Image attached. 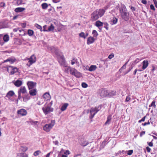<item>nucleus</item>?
<instances>
[{"label":"nucleus","instance_id":"393cba45","mask_svg":"<svg viewBox=\"0 0 157 157\" xmlns=\"http://www.w3.org/2000/svg\"><path fill=\"white\" fill-rule=\"evenodd\" d=\"M43 97L45 99L48 100L50 98L51 96L49 93L46 92L44 94Z\"/></svg>","mask_w":157,"mask_h":157},{"label":"nucleus","instance_id":"8fccbe9b","mask_svg":"<svg viewBox=\"0 0 157 157\" xmlns=\"http://www.w3.org/2000/svg\"><path fill=\"white\" fill-rule=\"evenodd\" d=\"M57 157H68L67 155H63V154L59 153Z\"/></svg>","mask_w":157,"mask_h":157},{"label":"nucleus","instance_id":"dca6fc26","mask_svg":"<svg viewBox=\"0 0 157 157\" xmlns=\"http://www.w3.org/2000/svg\"><path fill=\"white\" fill-rule=\"evenodd\" d=\"M13 4H15L17 6H20L22 4H25V3H23L22 0H13Z\"/></svg>","mask_w":157,"mask_h":157},{"label":"nucleus","instance_id":"338daca9","mask_svg":"<svg viewBox=\"0 0 157 157\" xmlns=\"http://www.w3.org/2000/svg\"><path fill=\"white\" fill-rule=\"evenodd\" d=\"M150 122L149 121H148L147 122H145L144 123V124H142V125L143 126H146V125H148L150 124Z\"/></svg>","mask_w":157,"mask_h":157},{"label":"nucleus","instance_id":"864d4df0","mask_svg":"<svg viewBox=\"0 0 157 157\" xmlns=\"http://www.w3.org/2000/svg\"><path fill=\"white\" fill-rule=\"evenodd\" d=\"M30 122L32 125H36L37 124L38 122L37 121H30Z\"/></svg>","mask_w":157,"mask_h":157},{"label":"nucleus","instance_id":"4468645a","mask_svg":"<svg viewBox=\"0 0 157 157\" xmlns=\"http://www.w3.org/2000/svg\"><path fill=\"white\" fill-rule=\"evenodd\" d=\"M18 93L20 94H26L27 93V91L25 86H21L18 91Z\"/></svg>","mask_w":157,"mask_h":157},{"label":"nucleus","instance_id":"c756f323","mask_svg":"<svg viewBox=\"0 0 157 157\" xmlns=\"http://www.w3.org/2000/svg\"><path fill=\"white\" fill-rule=\"evenodd\" d=\"M68 105V104L67 103H64L62 107H61L60 109L62 111H65L66 109H67V107Z\"/></svg>","mask_w":157,"mask_h":157},{"label":"nucleus","instance_id":"c03bdc74","mask_svg":"<svg viewBox=\"0 0 157 157\" xmlns=\"http://www.w3.org/2000/svg\"><path fill=\"white\" fill-rule=\"evenodd\" d=\"M35 26L38 29L40 30L41 31H42V28L41 26L38 25L37 24H35Z\"/></svg>","mask_w":157,"mask_h":157},{"label":"nucleus","instance_id":"052dcab7","mask_svg":"<svg viewBox=\"0 0 157 157\" xmlns=\"http://www.w3.org/2000/svg\"><path fill=\"white\" fill-rule=\"evenodd\" d=\"M145 117H146V116L144 117L143 118H142L141 120H140L138 122L139 123H140L141 122L144 121L145 120Z\"/></svg>","mask_w":157,"mask_h":157},{"label":"nucleus","instance_id":"7c9ffc66","mask_svg":"<svg viewBox=\"0 0 157 157\" xmlns=\"http://www.w3.org/2000/svg\"><path fill=\"white\" fill-rule=\"evenodd\" d=\"M118 21V19L115 17H113L111 21L110 24L111 25H114L116 24Z\"/></svg>","mask_w":157,"mask_h":157},{"label":"nucleus","instance_id":"ea45409f","mask_svg":"<svg viewBox=\"0 0 157 157\" xmlns=\"http://www.w3.org/2000/svg\"><path fill=\"white\" fill-rule=\"evenodd\" d=\"M42 8L43 9H46L48 7V5L46 3H44L41 4Z\"/></svg>","mask_w":157,"mask_h":157},{"label":"nucleus","instance_id":"680f3d73","mask_svg":"<svg viewBox=\"0 0 157 157\" xmlns=\"http://www.w3.org/2000/svg\"><path fill=\"white\" fill-rule=\"evenodd\" d=\"M150 7L151 9L152 10H153L154 11L155 10V9L154 6L153 5H152V4L150 6Z\"/></svg>","mask_w":157,"mask_h":157},{"label":"nucleus","instance_id":"37998d69","mask_svg":"<svg viewBox=\"0 0 157 157\" xmlns=\"http://www.w3.org/2000/svg\"><path fill=\"white\" fill-rule=\"evenodd\" d=\"M80 37L84 38V39L86 38V36H85V33L83 32H81L79 34Z\"/></svg>","mask_w":157,"mask_h":157},{"label":"nucleus","instance_id":"603ef678","mask_svg":"<svg viewBox=\"0 0 157 157\" xmlns=\"http://www.w3.org/2000/svg\"><path fill=\"white\" fill-rule=\"evenodd\" d=\"M131 99V98L130 97V96L128 95L126 96V98L125 100V102H128Z\"/></svg>","mask_w":157,"mask_h":157},{"label":"nucleus","instance_id":"6e6552de","mask_svg":"<svg viewBox=\"0 0 157 157\" xmlns=\"http://www.w3.org/2000/svg\"><path fill=\"white\" fill-rule=\"evenodd\" d=\"M121 15L122 19L125 21H128L129 18V14L127 13V11L121 13Z\"/></svg>","mask_w":157,"mask_h":157},{"label":"nucleus","instance_id":"1a4fd4ad","mask_svg":"<svg viewBox=\"0 0 157 157\" xmlns=\"http://www.w3.org/2000/svg\"><path fill=\"white\" fill-rule=\"evenodd\" d=\"M79 143L80 145L84 147L86 146L89 144V143L86 140L82 138L80 139Z\"/></svg>","mask_w":157,"mask_h":157},{"label":"nucleus","instance_id":"39448f33","mask_svg":"<svg viewBox=\"0 0 157 157\" xmlns=\"http://www.w3.org/2000/svg\"><path fill=\"white\" fill-rule=\"evenodd\" d=\"M70 73L71 75H74L77 78H80L82 77V74L79 72H78L75 68L71 67L70 71Z\"/></svg>","mask_w":157,"mask_h":157},{"label":"nucleus","instance_id":"2eb2a0df","mask_svg":"<svg viewBox=\"0 0 157 157\" xmlns=\"http://www.w3.org/2000/svg\"><path fill=\"white\" fill-rule=\"evenodd\" d=\"M95 41V39L93 37L90 36L89 37L87 40V44L88 45H89L93 43Z\"/></svg>","mask_w":157,"mask_h":157},{"label":"nucleus","instance_id":"4c0bfd02","mask_svg":"<svg viewBox=\"0 0 157 157\" xmlns=\"http://www.w3.org/2000/svg\"><path fill=\"white\" fill-rule=\"evenodd\" d=\"M19 32L21 33L19 35L20 36H25L26 34V32L23 29L19 30Z\"/></svg>","mask_w":157,"mask_h":157},{"label":"nucleus","instance_id":"f03ea898","mask_svg":"<svg viewBox=\"0 0 157 157\" xmlns=\"http://www.w3.org/2000/svg\"><path fill=\"white\" fill-rule=\"evenodd\" d=\"M55 120H52L51 123L49 124H45L43 127V130L47 132H49L55 124Z\"/></svg>","mask_w":157,"mask_h":157},{"label":"nucleus","instance_id":"4d7b16f0","mask_svg":"<svg viewBox=\"0 0 157 157\" xmlns=\"http://www.w3.org/2000/svg\"><path fill=\"white\" fill-rule=\"evenodd\" d=\"M133 151L132 150H129L128 151L127 154L129 155H130L132 153Z\"/></svg>","mask_w":157,"mask_h":157},{"label":"nucleus","instance_id":"cd10ccee","mask_svg":"<svg viewBox=\"0 0 157 157\" xmlns=\"http://www.w3.org/2000/svg\"><path fill=\"white\" fill-rule=\"evenodd\" d=\"M71 64L72 65H74L75 63L78 64V66H79V64L78 61L77 59L75 58H73L71 60Z\"/></svg>","mask_w":157,"mask_h":157},{"label":"nucleus","instance_id":"412c9836","mask_svg":"<svg viewBox=\"0 0 157 157\" xmlns=\"http://www.w3.org/2000/svg\"><path fill=\"white\" fill-rule=\"evenodd\" d=\"M60 153L63 154V155H67V156L69 155L70 153V152L69 150H65L63 149H61Z\"/></svg>","mask_w":157,"mask_h":157},{"label":"nucleus","instance_id":"a19ab883","mask_svg":"<svg viewBox=\"0 0 157 157\" xmlns=\"http://www.w3.org/2000/svg\"><path fill=\"white\" fill-rule=\"evenodd\" d=\"M104 27L107 30L109 29V24L107 22H103Z\"/></svg>","mask_w":157,"mask_h":157},{"label":"nucleus","instance_id":"13d9d810","mask_svg":"<svg viewBox=\"0 0 157 157\" xmlns=\"http://www.w3.org/2000/svg\"><path fill=\"white\" fill-rule=\"evenodd\" d=\"M140 61V59L139 58H136L134 61L135 64L137 63Z\"/></svg>","mask_w":157,"mask_h":157},{"label":"nucleus","instance_id":"6e6d98bb","mask_svg":"<svg viewBox=\"0 0 157 157\" xmlns=\"http://www.w3.org/2000/svg\"><path fill=\"white\" fill-rule=\"evenodd\" d=\"M128 62V61L124 65H123V66L119 70L120 71L122 69H125L126 68V65Z\"/></svg>","mask_w":157,"mask_h":157},{"label":"nucleus","instance_id":"72a5a7b5","mask_svg":"<svg viewBox=\"0 0 157 157\" xmlns=\"http://www.w3.org/2000/svg\"><path fill=\"white\" fill-rule=\"evenodd\" d=\"M17 156L19 157H28V155L24 153H21L17 154Z\"/></svg>","mask_w":157,"mask_h":157},{"label":"nucleus","instance_id":"09e8293b","mask_svg":"<svg viewBox=\"0 0 157 157\" xmlns=\"http://www.w3.org/2000/svg\"><path fill=\"white\" fill-rule=\"evenodd\" d=\"M155 101H153L151 103V104L149 105V107L153 106L154 108L156 107V105L155 104Z\"/></svg>","mask_w":157,"mask_h":157},{"label":"nucleus","instance_id":"473e14b6","mask_svg":"<svg viewBox=\"0 0 157 157\" xmlns=\"http://www.w3.org/2000/svg\"><path fill=\"white\" fill-rule=\"evenodd\" d=\"M3 40L5 42H7L9 40V36L7 34H6L3 36Z\"/></svg>","mask_w":157,"mask_h":157},{"label":"nucleus","instance_id":"423d86ee","mask_svg":"<svg viewBox=\"0 0 157 157\" xmlns=\"http://www.w3.org/2000/svg\"><path fill=\"white\" fill-rule=\"evenodd\" d=\"M7 71L10 73L11 75H13L15 73L17 72L18 69L16 67L11 66H9L7 67Z\"/></svg>","mask_w":157,"mask_h":157},{"label":"nucleus","instance_id":"aec40b11","mask_svg":"<svg viewBox=\"0 0 157 157\" xmlns=\"http://www.w3.org/2000/svg\"><path fill=\"white\" fill-rule=\"evenodd\" d=\"M119 11L120 13L127 11L126 7L124 4L121 5V6L119 8Z\"/></svg>","mask_w":157,"mask_h":157},{"label":"nucleus","instance_id":"de8ad7c7","mask_svg":"<svg viewBox=\"0 0 157 157\" xmlns=\"http://www.w3.org/2000/svg\"><path fill=\"white\" fill-rule=\"evenodd\" d=\"M106 141L105 140H104L100 146L101 148H103L106 145Z\"/></svg>","mask_w":157,"mask_h":157},{"label":"nucleus","instance_id":"58836bf2","mask_svg":"<svg viewBox=\"0 0 157 157\" xmlns=\"http://www.w3.org/2000/svg\"><path fill=\"white\" fill-rule=\"evenodd\" d=\"M111 120V117L110 116H108L107 118V120L105 122V125L109 124L110 123V121Z\"/></svg>","mask_w":157,"mask_h":157},{"label":"nucleus","instance_id":"2f4dec72","mask_svg":"<svg viewBox=\"0 0 157 157\" xmlns=\"http://www.w3.org/2000/svg\"><path fill=\"white\" fill-rule=\"evenodd\" d=\"M58 62L61 65L65 66L66 65L65 59L59 60Z\"/></svg>","mask_w":157,"mask_h":157},{"label":"nucleus","instance_id":"5fc2aeb1","mask_svg":"<svg viewBox=\"0 0 157 157\" xmlns=\"http://www.w3.org/2000/svg\"><path fill=\"white\" fill-rule=\"evenodd\" d=\"M18 99H17V103L18 102V99L20 100V99H21V98H22V97H21V94H20V93H18Z\"/></svg>","mask_w":157,"mask_h":157},{"label":"nucleus","instance_id":"69168bd1","mask_svg":"<svg viewBox=\"0 0 157 157\" xmlns=\"http://www.w3.org/2000/svg\"><path fill=\"white\" fill-rule=\"evenodd\" d=\"M114 57V55L113 54H110V55H109V56H108V58L109 59H112L113 58V57Z\"/></svg>","mask_w":157,"mask_h":157},{"label":"nucleus","instance_id":"c9c22d12","mask_svg":"<svg viewBox=\"0 0 157 157\" xmlns=\"http://www.w3.org/2000/svg\"><path fill=\"white\" fill-rule=\"evenodd\" d=\"M65 67V72L66 73H68L69 71H70V69H71V67L69 66H67L66 65L64 66Z\"/></svg>","mask_w":157,"mask_h":157},{"label":"nucleus","instance_id":"a878e982","mask_svg":"<svg viewBox=\"0 0 157 157\" xmlns=\"http://www.w3.org/2000/svg\"><path fill=\"white\" fill-rule=\"evenodd\" d=\"M29 61L33 64L35 63L36 61V57L34 55H33L29 59Z\"/></svg>","mask_w":157,"mask_h":157},{"label":"nucleus","instance_id":"bb28decb","mask_svg":"<svg viewBox=\"0 0 157 157\" xmlns=\"http://www.w3.org/2000/svg\"><path fill=\"white\" fill-rule=\"evenodd\" d=\"M25 10V8L23 7H17L15 9V11L16 13L21 12Z\"/></svg>","mask_w":157,"mask_h":157},{"label":"nucleus","instance_id":"49530a36","mask_svg":"<svg viewBox=\"0 0 157 157\" xmlns=\"http://www.w3.org/2000/svg\"><path fill=\"white\" fill-rule=\"evenodd\" d=\"M41 152L40 150H37L35 151L33 153V155L35 156H36L41 153Z\"/></svg>","mask_w":157,"mask_h":157},{"label":"nucleus","instance_id":"9d476101","mask_svg":"<svg viewBox=\"0 0 157 157\" xmlns=\"http://www.w3.org/2000/svg\"><path fill=\"white\" fill-rule=\"evenodd\" d=\"M27 85L29 90L33 89L36 85V83L32 81H29L27 82Z\"/></svg>","mask_w":157,"mask_h":157},{"label":"nucleus","instance_id":"0eeeda50","mask_svg":"<svg viewBox=\"0 0 157 157\" xmlns=\"http://www.w3.org/2000/svg\"><path fill=\"white\" fill-rule=\"evenodd\" d=\"M108 91L107 90L102 88L99 90L100 96L102 98L107 97Z\"/></svg>","mask_w":157,"mask_h":157},{"label":"nucleus","instance_id":"4be33fe9","mask_svg":"<svg viewBox=\"0 0 157 157\" xmlns=\"http://www.w3.org/2000/svg\"><path fill=\"white\" fill-rule=\"evenodd\" d=\"M15 95V93L13 91L10 90L6 94V97L10 99V97H12Z\"/></svg>","mask_w":157,"mask_h":157},{"label":"nucleus","instance_id":"0e129e2a","mask_svg":"<svg viewBox=\"0 0 157 157\" xmlns=\"http://www.w3.org/2000/svg\"><path fill=\"white\" fill-rule=\"evenodd\" d=\"M47 25H44L43 26V31H44V32H48V30H46V28L47 27Z\"/></svg>","mask_w":157,"mask_h":157},{"label":"nucleus","instance_id":"f8f14e48","mask_svg":"<svg viewBox=\"0 0 157 157\" xmlns=\"http://www.w3.org/2000/svg\"><path fill=\"white\" fill-rule=\"evenodd\" d=\"M16 61V59L15 58L10 57L4 61V63L9 62L10 64H12L14 63Z\"/></svg>","mask_w":157,"mask_h":157},{"label":"nucleus","instance_id":"f257e3e1","mask_svg":"<svg viewBox=\"0 0 157 157\" xmlns=\"http://www.w3.org/2000/svg\"><path fill=\"white\" fill-rule=\"evenodd\" d=\"M105 12V10L101 9L94 11L91 14V19L92 21H95L102 17Z\"/></svg>","mask_w":157,"mask_h":157},{"label":"nucleus","instance_id":"79ce46f5","mask_svg":"<svg viewBox=\"0 0 157 157\" xmlns=\"http://www.w3.org/2000/svg\"><path fill=\"white\" fill-rule=\"evenodd\" d=\"M34 34V32L31 29H29L28 31V34L29 36H32Z\"/></svg>","mask_w":157,"mask_h":157},{"label":"nucleus","instance_id":"a211bd4d","mask_svg":"<svg viewBox=\"0 0 157 157\" xmlns=\"http://www.w3.org/2000/svg\"><path fill=\"white\" fill-rule=\"evenodd\" d=\"M103 22H102L100 21H98L95 22V25L97 27H98V28L100 30H101L102 29L101 28H100V27H101L103 26Z\"/></svg>","mask_w":157,"mask_h":157},{"label":"nucleus","instance_id":"e433bc0d","mask_svg":"<svg viewBox=\"0 0 157 157\" xmlns=\"http://www.w3.org/2000/svg\"><path fill=\"white\" fill-rule=\"evenodd\" d=\"M54 27L52 24H51L50 26L48 28V32L53 31L54 29Z\"/></svg>","mask_w":157,"mask_h":157},{"label":"nucleus","instance_id":"b1692460","mask_svg":"<svg viewBox=\"0 0 157 157\" xmlns=\"http://www.w3.org/2000/svg\"><path fill=\"white\" fill-rule=\"evenodd\" d=\"M37 93L36 90L35 89H31L29 91V93L30 95L32 96H35L36 95Z\"/></svg>","mask_w":157,"mask_h":157},{"label":"nucleus","instance_id":"5701e85b","mask_svg":"<svg viewBox=\"0 0 157 157\" xmlns=\"http://www.w3.org/2000/svg\"><path fill=\"white\" fill-rule=\"evenodd\" d=\"M142 69L143 70L145 69L148 65V62L147 60H144L143 62Z\"/></svg>","mask_w":157,"mask_h":157},{"label":"nucleus","instance_id":"7ed1b4c3","mask_svg":"<svg viewBox=\"0 0 157 157\" xmlns=\"http://www.w3.org/2000/svg\"><path fill=\"white\" fill-rule=\"evenodd\" d=\"M44 113L45 115L49 114L53 111V108L51 107L49 104L46 105L45 104L44 106L42 108Z\"/></svg>","mask_w":157,"mask_h":157},{"label":"nucleus","instance_id":"3c124183","mask_svg":"<svg viewBox=\"0 0 157 157\" xmlns=\"http://www.w3.org/2000/svg\"><path fill=\"white\" fill-rule=\"evenodd\" d=\"M82 86L83 88H86L87 87L88 85L85 82H82Z\"/></svg>","mask_w":157,"mask_h":157},{"label":"nucleus","instance_id":"bf43d9fd","mask_svg":"<svg viewBox=\"0 0 157 157\" xmlns=\"http://www.w3.org/2000/svg\"><path fill=\"white\" fill-rule=\"evenodd\" d=\"M5 6V3L4 2H2L0 3V7H4Z\"/></svg>","mask_w":157,"mask_h":157},{"label":"nucleus","instance_id":"6ab92c4d","mask_svg":"<svg viewBox=\"0 0 157 157\" xmlns=\"http://www.w3.org/2000/svg\"><path fill=\"white\" fill-rule=\"evenodd\" d=\"M23 101L24 102H26L30 99V97L27 94H25V95L22 97Z\"/></svg>","mask_w":157,"mask_h":157},{"label":"nucleus","instance_id":"e2e57ef3","mask_svg":"<svg viewBox=\"0 0 157 157\" xmlns=\"http://www.w3.org/2000/svg\"><path fill=\"white\" fill-rule=\"evenodd\" d=\"M53 143L55 145L57 146L59 145V142L58 140L53 141Z\"/></svg>","mask_w":157,"mask_h":157},{"label":"nucleus","instance_id":"ddd939ff","mask_svg":"<svg viewBox=\"0 0 157 157\" xmlns=\"http://www.w3.org/2000/svg\"><path fill=\"white\" fill-rule=\"evenodd\" d=\"M116 91L115 90L108 91L107 97H111L115 96L116 94Z\"/></svg>","mask_w":157,"mask_h":157},{"label":"nucleus","instance_id":"9b49d317","mask_svg":"<svg viewBox=\"0 0 157 157\" xmlns=\"http://www.w3.org/2000/svg\"><path fill=\"white\" fill-rule=\"evenodd\" d=\"M18 114L22 116H25L27 114V112L26 110L24 109H21L17 111Z\"/></svg>","mask_w":157,"mask_h":157},{"label":"nucleus","instance_id":"f704fd0d","mask_svg":"<svg viewBox=\"0 0 157 157\" xmlns=\"http://www.w3.org/2000/svg\"><path fill=\"white\" fill-rule=\"evenodd\" d=\"M28 149V148L27 147L25 146H22L21 147L20 150L22 151L25 152Z\"/></svg>","mask_w":157,"mask_h":157},{"label":"nucleus","instance_id":"20e7f679","mask_svg":"<svg viewBox=\"0 0 157 157\" xmlns=\"http://www.w3.org/2000/svg\"><path fill=\"white\" fill-rule=\"evenodd\" d=\"M99 110L100 109H99L98 107L92 108L90 110L88 109L87 110V113H88L89 112H90V115L89 116L90 118L91 119H92Z\"/></svg>","mask_w":157,"mask_h":157},{"label":"nucleus","instance_id":"a18cd8bd","mask_svg":"<svg viewBox=\"0 0 157 157\" xmlns=\"http://www.w3.org/2000/svg\"><path fill=\"white\" fill-rule=\"evenodd\" d=\"M92 34H93L94 36L95 37H97L98 35V33L97 31L95 30H93L92 31Z\"/></svg>","mask_w":157,"mask_h":157},{"label":"nucleus","instance_id":"f3484780","mask_svg":"<svg viewBox=\"0 0 157 157\" xmlns=\"http://www.w3.org/2000/svg\"><path fill=\"white\" fill-rule=\"evenodd\" d=\"M14 85L15 86L17 87H20L21 86L22 84V82L20 80H17L14 82H13Z\"/></svg>","mask_w":157,"mask_h":157},{"label":"nucleus","instance_id":"774afa93","mask_svg":"<svg viewBox=\"0 0 157 157\" xmlns=\"http://www.w3.org/2000/svg\"><path fill=\"white\" fill-rule=\"evenodd\" d=\"M154 3L155 5V6L156 8H157V2L156 0H153Z\"/></svg>","mask_w":157,"mask_h":157},{"label":"nucleus","instance_id":"c85d7f7f","mask_svg":"<svg viewBox=\"0 0 157 157\" xmlns=\"http://www.w3.org/2000/svg\"><path fill=\"white\" fill-rule=\"evenodd\" d=\"M97 67L95 65H91L89 68L88 71H95L97 68Z\"/></svg>","mask_w":157,"mask_h":157}]
</instances>
